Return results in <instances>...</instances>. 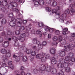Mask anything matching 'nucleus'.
<instances>
[{"mask_svg": "<svg viewBox=\"0 0 75 75\" xmlns=\"http://www.w3.org/2000/svg\"><path fill=\"white\" fill-rule=\"evenodd\" d=\"M31 28L30 27H26V31L25 32V33H23L21 34L20 36H18L17 38L19 40L20 42H24L25 39L24 38L26 37V36L28 37L29 35V33L28 31L30 30Z\"/></svg>", "mask_w": 75, "mask_h": 75, "instance_id": "f257e3e1", "label": "nucleus"}, {"mask_svg": "<svg viewBox=\"0 0 75 75\" xmlns=\"http://www.w3.org/2000/svg\"><path fill=\"white\" fill-rule=\"evenodd\" d=\"M12 40L13 41H15V47H14V49L15 50L17 49V48H18L19 50H21V51L23 50V48L24 47H25V46L23 47L21 46H19V42H18V41H20L15 36L13 37L12 38Z\"/></svg>", "mask_w": 75, "mask_h": 75, "instance_id": "f03ea898", "label": "nucleus"}, {"mask_svg": "<svg viewBox=\"0 0 75 75\" xmlns=\"http://www.w3.org/2000/svg\"><path fill=\"white\" fill-rule=\"evenodd\" d=\"M56 9H53L52 11L50 12L49 14L50 15H52L53 13H55L56 15V18H59L60 17V14H61V11H59L60 10V7L58 6L56 8Z\"/></svg>", "mask_w": 75, "mask_h": 75, "instance_id": "7ed1b4c3", "label": "nucleus"}, {"mask_svg": "<svg viewBox=\"0 0 75 75\" xmlns=\"http://www.w3.org/2000/svg\"><path fill=\"white\" fill-rule=\"evenodd\" d=\"M8 17L9 18H11L12 21L9 23L10 26H11V27H14V26H15L16 25V19L14 16H13V13H11L8 14Z\"/></svg>", "mask_w": 75, "mask_h": 75, "instance_id": "20e7f679", "label": "nucleus"}, {"mask_svg": "<svg viewBox=\"0 0 75 75\" xmlns=\"http://www.w3.org/2000/svg\"><path fill=\"white\" fill-rule=\"evenodd\" d=\"M67 17V15L65 14H62L61 15H60V17L59 18H60L59 19V21L60 23H65L66 25H68L70 23H72V22L71 21H70V22L67 21V20H65L64 19L66 18Z\"/></svg>", "mask_w": 75, "mask_h": 75, "instance_id": "39448f33", "label": "nucleus"}, {"mask_svg": "<svg viewBox=\"0 0 75 75\" xmlns=\"http://www.w3.org/2000/svg\"><path fill=\"white\" fill-rule=\"evenodd\" d=\"M33 42L34 44H37L38 45V51H39L40 50H41L42 48V45L41 44L40 42H37V39L35 38L33 39Z\"/></svg>", "mask_w": 75, "mask_h": 75, "instance_id": "423d86ee", "label": "nucleus"}, {"mask_svg": "<svg viewBox=\"0 0 75 75\" xmlns=\"http://www.w3.org/2000/svg\"><path fill=\"white\" fill-rule=\"evenodd\" d=\"M32 1L34 2V5L35 7H38L40 5L43 6L44 4V1L43 0H39L38 1L37 0H32Z\"/></svg>", "mask_w": 75, "mask_h": 75, "instance_id": "0eeeda50", "label": "nucleus"}, {"mask_svg": "<svg viewBox=\"0 0 75 75\" xmlns=\"http://www.w3.org/2000/svg\"><path fill=\"white\" fill-rule=\"evenodd\" d=\"M11 56V54H10V50H7V52L6 55H3L2 57V58L5 62H7L8 61V60L7 59V57L9 58V57H10Z\"/></svg>", "mask_w": 75, "mask_h": 75, "instance_id": "6e6552de", "label": "nucleus"}, {"mask_svg": "<svg viewBox=\"0 0 75 75\" xmlns=\"http://www.w3.org/2000/svg\"><path fill=\"white\" fill-rule=\"evenodd\" d=\"M74 47V45L73 44H70L69 45L66 44L64 46V51L68 52L69 50H72Z\"/></svg>", "mask_w": 75, "mask_h": 75, "instance_id": "1a4fd4ad", "label": "nucleus"}, {"mask_svg": "<svg viewBox=\"0 0 75 75\" xmlns=\"http://www.w3.org/2000/svg\"><path fill=\"white\" fill-rule=\"evenodd\" d=\"M71 59L67 56L65 57L64 60L66 62L69 61L68 62V66H72L74 65V62H72V61H70Z\"/></svg>", "mask_w": 75, "mask_h": 75, "instance_id": "9d476101", "label": "nucleus"}, {"mask_svg": "<svg viewBox=\"0 0 75 75\" xmlns=\"http://www.w3.org/2000/svg\"><path fill=\"white\" fill-rule=\"evenodd\" d=\"M59 42H60L61 44H62L59 45L60 47H63L62 45H65V44L67 43L65 40L64 39L62 40V36L61 35L59 36Z\"/></svg>", "mask_w": 75, "mask_h": 75, "instance_id": "9b49d317", "label": "nucleus"}, {"mask_svg": "<svg viewBox=\"0 0 75 75\" xmlns=\"http://www.w3.org/2000/svg\"><path fill=\"white\" fill-rule=\"evenodd\" d=\"M60 63H62L64 64V66L65 67H68V62H66L65 60V59L62 58L60 59Z\"/></svg>", "mask_w": 75, "mask_h": 75, "instance_id": "f8f14e48", "label": "nucleus"}, {"mask_svg": "<svg viewBox=\"0 0 75 75\" xmlns=\"http://www.w3.org/2000/svg\"><path fill=\"white\" fill-rule=\"evenodd\" d=\"M6 34V33L4 32L2 33V36H4L6 40H7V38H8V35H11V33L10 31L8 30L7 31L6 34Z\"/></svg>", "mask_w": 75, "mask_h": 75, "instance_id": "ddd939ff", "label": "nucleus"}, {"mask_svg": "<svg viewBox=\"0 0 75 75\" xmlns=\"http://www.w3.org/2000/svg\"><path fill=\"white\" fill-rule=\"evenodd\" d=\"M27 54H30L32 56H35L36 55V52L34 51H32L31 49H29L26 51Z\"/></svg>", "mask_w": 75, "mask_h": 75, "instance_id": "4468645a", "label": "nucleus"}, {"mask_svg": "<svg viewBox=\"0 0 75 75\" xmlns=\"http://www.w3.org/2000/svg\"><path fill=\"white\" fill-rule=\"evenodd\" d=\"M45 30L46 31H49L50 33H53V31H55V29L51 28L47 26L46 28H45Z\"/></svg>", "mask_w": 75, "mask_h": 75, "instance_id": "2eb2a0df", "label": "nucleus"}, {"mask_svg": "<svg viewBox=\"0 0 75 75\" xmlns=\"http://www.w3.org/2000/svg\"><path fill=\"white\" fill-rule=\"evenodd\" d=\"M51 62L52 64L55 65V64H57V60L55 57H52L51 59Z\"/></svg>", "mask_w": 75, "mask_h": 75, "instance_id": "dca6fc26", "label": "nucleus"}, {"mask_svg": "<svg viewBox=\"0 0 75 75\" xmlns=\"http://www.w3.org/2000/svg\"><path fill=\"white\" fill-rule=\"evenodd\" d=\"M46 67H45V66L44 64H41L40 65V72L42 73V72H41L42 71H45V69Z\"/></svg>", "mask_w": 75, "mask_h": 75, "instance_id": "f3484780", "label": "nucleus"}, {"mask_svg": "<svg viewBox=\"0 0 75 75\" xmlns=\"http://www.w3.org/2000/svg\"><path fill=\"white\" fill-rule=\"evenodd\" d=\"M56 49L52 47L49 50L50 53L52 55L55 54L56 52Z\"/></svg>", "mask_w": 75, "mask_h": 75, "instance_id": "a211bd4d", "label": "nucleus"}, {"mask_svg": "<svg viewBox=\"0 0 75 75\" xmlns=\"http://www.w3.org/2000/svg\"><path fill=\"white\" fill-rule=\"evenodd\" d=\"M18 20L17 26L18 27H20L21 26V23H22V19L21 18H18L17 19Z\"/></svg>", "mask_w": 75, "mask_h": 75, "instance_id": "6ab92c4d", "label": "nucleus"}, {"mask_svg": "<svg viewBox=\"0 0 75 75\" xmlns=\"http://www.w3.org/2000/svg\"><path fill=\"white\" fill-rule=\"evenodd\" d=\"M2 46L5 48H7L9 45V42L5 41L2 43Z\"/></svg>", "mask_w": 75, "mask_h": 75, "instance_id": "aec40b11", "label": "nucleus"}, {"mask_svg": "<svg viewBox=\"0 0 75 75\" xmlns=\"http://www.w3.org/2000/svg\"><path fill=\"white\" fill-rule=\"evenodd\" d=\"M52 67H54V66L53 65H51L50 66H47L46 67V69H45V71H47V72H50V71H51V68Z\"/></svg>", "mask_w": 75, "mask_h": 75, "instance_id": "412c9836", "label": "nucleus"}, {"mask_svg": "<svg viewBox=\"0 0 75 75\" xmlns=\"http://www.w3.org/2000/svg\"><path fill=\"white\" fill-rule=\"evenodd\" d=\"M54 68V67H52V68L50 70V72L52 74H55L57 73V69Z\"/></svg>", "mask_w": 75, "mask_h": 75, "instance_id": "4be33fe9", "label": "nucleus"}, {"mask_svg": "<svg viewBox=\"0 0 75 75\" xmlns=\"http://www.w3.org/2000/svg\"><path fill=\"white\" fill-rule=\"evenodd\" d=\"M63 31L62 32V34L63 35H65V34H67L68 33H69V32L68 31V29L67 28H65L64 29H63Z\"/></svg>", "mask_w": 75, "mask_h": 75, "instance_id": "5701e85b", "label": "nucleus"}, {"mask_svg": "<svg viewBox=\"0 0 75 75\" xmlns=\"http://www.w3.org/2000/svg\"><path fill=\"white\" fill-rule=\"evenodd\" d=\"M38 24L39 26L40 27H43L45 28H47V26L44 25L43 23H39V22H38Z\"/></svg>", "mask_w": 75, "mask_h": 75, "instance_id": "b1692460", "label": "nucleus"}, {"mask_svg": "<svg viewBox=\"0 0 75 75\" xmlns=\"http://www.w3.org/2000/svg\"><path fill=\"white\" fill-rule=\"evenodd\" d=\"M57 67L58 68H65V67H64V64L61 63H59L57 64Z\"/></svg>", "mask_w": 75, "mask_h": 75, "instance_id": "393cba45", "label": "nucleus"}, {"mask_svg": "<svg viewBox=\"0 0 75 75\" xmlns=\"http://www.w3.org/2000/svg\"><path fill=\"white\" fill-rule=\"evenodd\" d=\"M7 50H6L5 49L3 48L1 49V52L2 54H6L7 52Z\"/></svg>", "mask_w": 75, "mask_h": 75, "instance_id": "a878e982", "label": "nucleus"}, {"mask_svg": "<svg viewBox=\"0 0 75 75\" xmlns=\"http://www.w3.org/2000/svg\"><path fill=\"white\" fill-rule=\"evenodd\" d=\"M0 8L3 11H4L5 13H6L7 12V9H6L5 7H1Z\"/></svg>", "mask_w": 75, "mask_h": 75, "instance_id": "bb28decb", "label": "nucleus"}, {"mask_svg": "<svg viewBox=\"0 0 75 75\" xmlns=\"http://www.w3.org/2000/svg\"><path fill=\"white\" fill-rule=\"evenodd\" d=\"M59 54L60 57H64L65 55V52L64 51H62L60 52Z\"/></svg>", "mask_w": 75, "mask_h": 75, "instance_id": "cd10ccee", "label": "nucleus"}, {"mask_svg": "<svg viewBox=\"0 0 75 75\" xmlns=\"http://www.w3.org/2000/svg\"><path fill=\"white\" fill-rule=\"evenodd\" d=\"M58 43V42H52L51 43V45L52 46H54V48H56L57 47V44Z\"/></svg>", "mask_w": 75, "mask_h": 75, "instance_id": "c85d7f7f", "label": "nucleus"}, {"mask_svg": "<svg viewBox=\"0 0 75 75\" xmlns=\"http://www.w3.org/2000/svg\"><path fill=\"white\" fill-rule=\"evenodd\" d=\"M7 5V1H5L4 0H3L2 2V6H6Z\"/></svg>", "mask_w": 75, "mask_h": 75, "instance_id": "c756f323", "label": "nucleus"}, {"mask_svg": "<svg viewBox=\"0 0 75 75\" xmlns=\"http://www.w3.org/2000/svg\"><path fill=\"white\" fill-rule=\"evenodd\" d=\"M22 60L23 62H25L27 61V57L26 56H24L22 58Z\"/></svg>", "mask_w": 75, "mask_h": 75, "instance_id": "7c9ffc66", "label": "nucleus"}, {"mask_svg": "<svg viewBox=\"0 0 75 75\" xmlns=\"http://www.w3.org/2000/svg\"><path fill=\"white\" fill-rule=\"evenodd\" d=\"M72 7V6H71L70 8V6L69 7V9H70V11L71 12V13H72V14H74V13H75V9H74V8Z\"/></svg>", "mask_w": 75, "mask_h": 75, "instance_id": "2f4dec72", "label": "nucleus"}, {"mask_svg": "<svg viewBox=\"0 0 75 75\" xmlns=\"http://www.w3.org/2000/svg\"><path fill=\"white\" fill-rule=\"evenodd\" d=\"M64 68H66V72H69L71 71V68H70V67L67 66Z\"/></svg>", "mask_w": 75, "mask_h": 75, "instance_id": "473e14b6", "label": "nucleus"}, {"mask_svg": "<svg viewBox=\"0 0 75 75\" xmlns=\"http://www.w3.org/2000/svg\"><path fill=\"white\" fill-rule=\"evenodd\" d=\"M10 5H11L12 7H16L17 6V4L16 3L12 2V4H10Z\"/></svg>", "mask_w": 75, "mask_h": 75, "instance_id": "72a5a7b5", "label": "nucleus"}, {"mask_svg": "<svg viewBox=\"0 0 75 75\" xmlns=\"http://www.w3.org/2000/svg\"><path fill=\"white\" fill-rule=\"evenodd\" d=\"M52 40L54 41H58L59 42V39H58V38L56 36H54L52 38Z\"/></svg>", "mask_w": 75, "mask_h": 75, "instance_id": "f704fd0d", "label": "nucleus"}, {"mask_svg": "<svg viewBox=\"0 0 75 75\" xmlns=\"http://www.w3.org/2000/svg\"><path fill=\"white\" fill-rule=\"evenodd\" d=\"M46 59L45 57H42L41 58V61L42 62H44L46 61Z\"/></svg>", "mask_w": 75, "mask_h": 75, "instance_id": "c9c22d12", "label": "nucleus"}, {"mask_svg": "<svg viewBox=\"0 0 75 75\" xmlns=\"http://www.w3.org/2000/svg\"><path fill=\"white\" fill-rule=\"evenodd\" d=\"M8 69H13L14 68V66L13 64H12L11 65H9V66H8Z\"/></svg>", "mask_w": 75, "mask_h": 75, "instance_id": "e433bc0d", "label": "nucleus"}, {"mask_svg": "<svg viewBox=\"0 0 75 75\" xmlns=\"http://www.w3.org/2000/svg\"><path fill=\"white\" fill-rule=\"evenodd\" d=\"M46 11L47 12H50L51 11V8L50 7H47L46 8Z\"/></svg>", "mask_w": 75, "mask_h": 75, "instance_id": "4c0bfd02", "label": "nucleus"}, {"mask_svg": "<svg viewBox=\"0 0 75 75\" xmlns=\"http://www.w3.org/2000/svg\"><path fill=\"white\" fill-rule=\"evenodd\" d=\"M7 23V20L5 19H2L1 21L2 24H5Z\"/></svg>", "mask_w": 75, "mask_h": 75, "instance_id": "58836bf2", "label": "nucleus"}, {"mask_svg": "<svg viewBox=\"0 0 75 75\" xmlns=\"http://www.w3.org/2000/svg\"><path fill=\"white\" fill-rule=\"evenodd\" d=\"M36 57L37 59H41L42 57H41V55L39 54H37L36 55Z\"/></svg>", "mask_w": 75, "mask_h": 75, "instance_id": "ea45409f", "label": "nucleus"}, {"mask_svg": "<svg viewBox=\"0 0 75 75\" xmlns=\"http://www.w3.org/2000/svg\"><path fill=\"white\" fill-rule=\"evenodd\" d=\"M38 70H37L36 69H35L33 70H32V72L33 74H37L38 72Z\"/></svg>", "mask_w": 75, "mask_h": 75, "instance_id": "a19ab883", "label": "nucleus"}, {"mask_svg": "<svg viewBox=\"0 0 75 75\" xmlns=\"http://www.w3.org/2000/svg\"><path fill=\"white\" fill-rule=\"evenodd\" d=\"M70 13V11H69V9H67L65 10V13H64V14H69V13Z\"/></svg>", "mask_w": 75, "mask_h": 75, "instance_id": "79ce46f5", "label": "nucleus"}, {"mask_svg": "<svg viewBox=\"0 0 75 75\" xmlns=\"http://www.w3.org/2000/svg\"><path fill=\"white\" fill-rule=\"evenodd\" d=\"M12 10L13 12H16V13H18L19 12V10L16 8H14Z\"/></svg>", "mask_w": 75, "mask_h": 75, "instance_id": "37998d69", "label": "nucleus"}, {"mask_svg": "<svg viewBox=\"0 0 75 75\" xmlns=\"http://www.w3.org/2000/svg\"><path fill=\"white\" fill-rule=\"evenodd\" d=\"M61 72H66V69L64 67H63L61 69Z\"/></svg>", "mask_w": 75, "mask_h": 75, "instance_id": "c03bdc74", "label": "nucleus"}, {"mask_svg": "<svg viewBox=\"0 0 75 75\" xmlns=\"http://www.w3.org/2000/svg\"><path fill=\"white\" fill-rule=\"evenodd\" d=\"M54 33L56 35H58V34H59V30H56V29H55Z\"/></svg>", "mask_w": 75, "mask_h": 75, "instance_id": "a18cd8bd", "label": "nucleus"}, {"mask_svg": "<svg viewBox=\"0 0 75 75\" xmlns=\"http://www.w3.org/2000/svg\"><path fill=\"white\" fill-rule=\"evenodd\" d=\"M32 48L33 50H36L37 51H39L37 50V49H38V47L37 48L36 46H33L32 47Z\"/></svg>", "mask_w": 75, "mask_h": 75, "instance_id": "49530a36", "label": "nucleus"}, {"mask_svg": "<svg viewBox=\"0 0 75 75\" xmlns=\"http://www.w3.org/2000/svg\"><path fill=\"white\" fill-rule=\"evenodd\" d=\"M57 5V3L55 1L54 2L52 3V6L53 7H55Z\"/></svg>", "mask_w": 75, "mask_h": 75, "instance_id": "de8ad7c7", "label": "nucleus"}, {"mask_svg": "<svg viewBox=\"0 0 75 75\" xmlns=\"http://www.w3.org/2000/svg\"><path fill=\"white\" fill-rule=\"evenodd\" d=\"M20 60V58L19 57H18L15 59V61L16 62H18Z\"/></svg>", "mask_w": 75, "mask_h": 75, "instance_id": "09e8293b", "label": "nucleus"}, {"mask_svg": "<svg viewBox=\"0 0 75 75\" xmlns=\"http://www.w3.org/2000/svg\"><path fill=\"white\" fill-rule=\"evenodd\" d=\"M51 0H46V4H50L51 3Z\"/></svg>", "mask_w": 75, "mask_h": 75, "instance_id": "8fccbe9b", "label": "nucleus"}, {"mask_svg": "<svg viewBox=\"0 0 75 75\" xmlns=\"http://www.w3.org/2000/svg\"><path fill=\"white\" fill-rule=\"evenodd\" d=\"M24 30V27L22 26L19 29V30L20 31H23Z\"/></svg>", "mask_w": 75, "mask_h": 75, "instance_id": "3c124183", "label": "nucleus"}, {"mask_svg": "<svg viewBox=\"0 0 75 75\" xmlns=\"http://www.w3.org/2000/svg\"><path fill=\"white\" fill-rule=\"evenodd\" d=\"M17 2L18 3H20V4L22 5L23 4V2H22V0H17Z\"/></svg>", "mask_w": 75, "mask_h": 75, "instance_id": "603ef678", "label": "nucleus"}, {"mask_svg": "<svg viewBox=\"0 0 75 75\" xmlns=\"http://www.w3.org/2000/svg\"><path fill=\"white\" fill-rule=\"evenodd\" d=\"M41 55V57H45V56L46 55V54L44 53H42V54Z\"/></svg>", "mask_w": 75, "mask_h": 75, "instance_id": "864d4df0", "label": "nucleus"}, {"mask_svg": "<svg viewBox=\"0 0 75 75\" xmlns=\"http://www.w3.org/2000/svg\"><path fill=\"white\" fill-rule=\"evenodd\" d=\"M47 44V42H45V41H43L42 42V46H44V45H46Z\"/></svg>", "mask_w": 75, "mask_h": 75, "instance_id": "5fc2aeb1", "label": "nucleus"}, {"mask_svg": "<svg viewBox=\"0 0 75 75\" xmlns=\"http://www.w3.org/2000/svg\"><path fill=\"white\" fill-rule=\"evenodd\" d=\"M20 33V32L19 30H16L15 32V34L16 35H18Z\"/></svg>", "mask_w": 75, "mask_h": 75, "instance_id": "6e6d98bb", "label": "nucleus"}, {"mask_svg": "<svg viewBox=\"0 0 75 75\" xmlns=\"http://www.w3.org/2000/svg\"><path fill=\"white\" fill-rule=\"evenodd\" d=\"M5 69H6V72H5V73H3V74H1V73H0V75H5V74H6V73H7V72H8V69H6V68H5Z\"/></svg>", "mask_w": 75, "mask_h": 75, "instance_id": "4d7b16f0", "label": "nucleus"}, {"mask_svg": "<svg viewBox=\"0 0 75 75\" xmlns=\"http://www.w3.org/2000/svg\"><path fill=\"white\" fill-rule=\"evenodd\" d=\"M21 75H25V72L24 71H22L21 72Z\"/></svg>", "mask_w": 75, "mask_h": 75, "instance_id": "13d9d810", "label": "nucleus"}, {"mask_svg": "<svg viewBox=\"0 0 75 75\" xmlns=\"http://www.w3.org/2000/svg\"><path fill=\"white\" fill-rule=\"evenodd\" d=\"M41 33V31L40 30H38L36 31V33L37 34H40Z\"/></svg>", "mask_w": 75, "mask_h": 75, "instance_id": "bf43d9fd", "label": "nucleus"}, {"mask_svg": "<svg viewBox=\"0 0 75 75\" xmlns=\"http://www.w3.org/2000/svg\"><path fill=\"white\" fill-rule=\"evenodd\" d=\"M45 57H46V59H48V58H50V54L47 55Z\"/></svg>", "mask_w": 75, "mask_h": 75, "instance_id": "052dcab7", "label": "nucleus"}, {"mask_svg": "<svg viewBox=\"0 0 75 75\" xmlns=\"http://www.w3.org/2000/svg\"><path fill=\"white\" fill-rule=\"evenodd\" d=\"M24 69H25V68L24 67L21 66L20 69L21 71H22V70H24Z\"/></svg>", "mask_w": 75, "mask_h": 75, "instance_id": "680f3d73", "label": "nucleus"}, {"mask_svg": "<svg viewBox=\"0 0 75 75\" xmlns=\"http://www.w3.org/2000/svg\"><path fill=\"white\" fill-rule=\"evenodd\" d=\"M8 64L9 66L12 65L13 64H12V61H9L8 63Z\"/></svg>", "mask_w": 75, "mask_h": 75, "instance_id": "e2e57ef3", "label": "nucleus"}, {"mask_svg": "<svg viewBox=\"0 0 75 75\" xmlns=\"http://www.w3.org/2000/svg\"><path fill=\"white\" fill-rule=\"evenodd\" d=\"M71 35L72 37H74L75 38V33L71 34Z\"/></svg>", "mask_w": 75, "mask_h": 75, "instance_id": "0e129e2a", "label": "nucleus"}, {"mask_svg": "<svg viewBox=\"0 0 75 75\" xmlns=\"http://www.w3.org/2000/svg\"><path fill=\"white\" fill-rule=\"evenodd\" d=\"M27 20H24L23 21V24H26V23H27Z\"/></svg>", "mask_w": 75, "mask_h": 75, "instance_id": "69168bd1", "label": "nucleus"}, {"mask_svg": "<svg viewBox=\"0 0 75 75\" xmlns=\"http://www.w3.org/2000/svg\"><path fill=\"white\" fill-rule=\"evenodd\" d=\"M31 34H35V30H32L31 32Z\"/></svg>", "mask_w": 75, "mask_h": 75, "instance_id": "338daca9", "label": "nucleus"}, {"mask_svg": "<svg viewBox=\"0 0 75 75\" xmlns=\"http://www.w3.org/2000/svg\"><path fill=\"white\" fill-rule=\"evenodd\" d=\"M59 75H64V73L61 71L59 72Z\"/></svg>", "mask_w": 75, "mask_h": 75, "instance_id": "774afa93", "label": "nucleus"}]
</instances>
